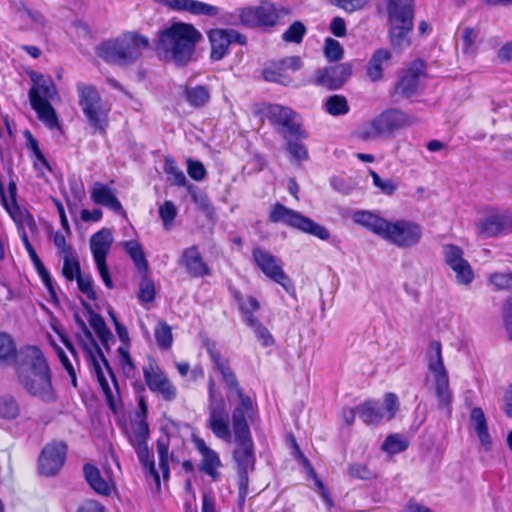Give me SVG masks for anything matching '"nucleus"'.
<instances>
[{
  "label": "nucleus",
  "mask_w": 512,
  "mask_h": 512,
  "mask_svg": "<svg viewBox=\"0 0 512 512\" xmlns=\"http://www.w3.org/2000/svg\"><path fill=\"white\" fill-rule=\"evenodd\" d=\"M206 349L214 367L221 374L227 387L228 400L234 406L232 410V431L238 447L234 450L233 458L238 466L240 485L244 487L248 483V473L253 470L255 464L254 443L248 423L254 420L257 406L238 385L236 376L227 359L221 356L216 344L207 342Z\"/></svg>",
  "instance_id": "nucleus-1"
},
{
  "label": "nucleus",
  "mask_w": 512,
  "mask_h": 512,
  "mask_svg": "<svg viewBox=\"0 0 512 512\" xmlns=\"http://www.w3.org/2000/svg\"><path fill=\"white\" fill-rule=\"evenodd\" d=\"M15 371L18 383L30 396L47 403L55 400L51 371L38 347L26 346L19 350Z\"/></svg>",
  "instance_id": "nucleus-2"
},
{
  "label": "nucleus",
  "mask_w": 512,
  "mask_h": 512,
  "mask_svg": "<svg viewBox=\"0 0 512 512\" xmlns=\"http://www.w3.org/2000/svg\"><path fill=\"white\" fill-rule=\"evenodd\" d=\"M352 218L355 223L400 249L412 248L422 238L421 226L412 220L389 221L369 211H357Z\"/></svg>",
  "instance_id": "nucleus-3"
},
{
  "label": "nucleus",
  "mask_w": 512,
  "mask_h": 512,
  "mask_svg": "<svg viewBox=\"0 0 512 512\" xmlns=\"http://www.w3.org/2000/svg\"><path fill=\"white\" fill-rule=\"evenodd\" d=\"M75 321L83 334L79 339L85 358L98 381L107 405L116 412L120 402L118 382L85 322L78 315L75 316Z\"/></svg>",
  "instance_id": "nucleus-4"
},
{
  "label": "nucleus",
  "mask_w": 512,
  "mask_h": 512,
  "mask_svg": "<svg viewBox=\"0 0 512 512\" xmlns=\"http://www.w3.org/2000/svg\"><path fill=\"white\" fill-rule=\"evenodd\" d=\"M201 38V33L192 24L174 22L159 32L156 48L165 60L184 66L193 59Z\"/></svg>",
  "instance_id": "nucleus-5"
},
{
  "label": "nucleus",
  "mask_w": 512,
  "mask_h": 512,
  "mask_svg": "<svg viewBox=\"0 0 512 512\" xmlns=\"http://www.w3.org/2000/svg\"><path fill=\"white\" fill-rule=\"evenodd\" d=\"M149 39L135 31L104 41L96 47V54L106 63L128 66L137 62L144 50L149 48Z\"/></svg>",
  "instance_id": "nucleus-6"
},
{
  "label": "nucleus",
  "mask_w": 512,
  "mask_h": 512,
  "mask_svg": "<svg viewBox=\"0 0 512 512\" xmlns=\"http://www.w3.org/2000/svg\"><path fill=\"white\" fill-rule=\"evenodd\" d=\"M425 373L423 387L433 391L440 407L447 408L452 401L449 386V375L444 365L442 345L439 341H432L425 350Z\"/></svg>",
  "instance_id": "nucleus-7"
},
{
  "label": "nucleus",
  "mask_w": 512,
  "mask_h": 512,
  "mask_svg": "<svg viewBox=\"0 0 512 512\" xmlns=\"http://www.w3.org/2000/svg\"><path fill=\"white\" fill-rule=\"evenodd\" d=\"M30 78L32 86L28 97L31 107L37 113L38 119L49 129L59 128L58 117L50 103L58 94L53 80L37 72H32Z\"/></svg>",
  "instance_id": "nucleus-8"
},
{
  "label": "nucleus",
  "mask_w": 512,
  "mask_h": 512,
  "mask_svg": "<svg viewBox=\"0 0 512 512\" xmlns=\"http://www.w3.org/2000/svg\"><path fill=\"white\" fill-rule=\"evenodd\" d=\"M78 104L94 132L104 135L108 127L111 105L104 101L98 90L89 84L76 85Z\"/></svg>",
  "instance_id": "nucleus-9"
},
{
  "label": "nucleus",
  "mask_w": 512,
  "mask_h": 512,
  "mask_svg": "<svg viewBox=\"0 0 512 512\" xmlns=\"http://www.w3.org/2000/svg\"><path fill=\"white\" fill-rule=\"evenodd\" d=\"M476 235L481 239L500 238L512 233V210L487 206L474 223Z\"/></svg>",
  "instance_id": "nucleus-10"
},
{
  "label": "nucleus",
  "mask_w": 512,
  "mask_h": 512,
  "mask_svg": "<svg viewBox=\"0 0 512 512\" xmlns=\"http://www.w3.org/2000/svg\"><path fill=\"white\" fill-rule=\"evenodd\" d=\"M269 220L273 223H282L324 241L330 238V232L327 228L281 203L273 205L269 213Z\"/></svg>",
  "instance_id": "nucleus-11"
},
{
  "label": "nucleus",
  "mask_w": 512,
  "mask_h": 512,
  "mask_svg": "<svg viewBox=\"0 0 512 512\" xmlns=\"http://www.w3.org/2000/svg\"><path fill=\"white\" fill-rule=\"evenodd\" d=\"M413 118L398 109H388L363 127L360 136L364 140L375 139L381 135L393 133L396 130L410 126Z\"/></svg>",
  "instance_id": "nucleus-12"
},
{
  "label": "nucleus",
  "mask_w": 512,
  "mask_h": 512,
  "mask_svg": "<svg viewBox=\"0 0 512 512\" xmlns=\"http://www.w3.org/2000/svg\"><path fill=\"white\" fill-rule=\"evenodd\" d=\"M265 115L270 123L277 127L284 139L295 137L305 139L306 131L302 128L300 116L291 108L280 104H270L265 109Z\"/></svg>",
  "instance_id": "nucleus-13"
},
{
  "label": "nucleus",
  "mask_w": 512,
  "mask_h": 512,
  "mask_svg": "<svg viewBox=\"0 0 512 512\" xmlns=\"http://www.w3.org/2000/svg\"><path fill=\"white\" fill-rule=\"evenodd\" d=\"M252 258L261 272L273 282L279 284L290 295L295 293V287L290 277L283 269L282 260L268 250L255 247L252 250Z\"/></svg>",
  "instance_id": "nucleus-14"
},
{
  "label": "nucleus",
  "mask_w": 512,
  "mask_h": 512,
  "mask_svg": "<svg viewBox=\"0 0 512 512\" xmlns=\"http://www.w3.org/2000/svg\"><path fill=\"white\" fill-rule=\"evenodd\" d=\"M214 385L213 379L210 378L208 382L209 417L207 426L217 438L229 443L232 440L229 416L225 409V403L221 395L215 391Z\"/></svg>",
  "instance_id": "nucleus-15"
},
{
  "label": "nucleus",
  "mask_w": 512,
  "mask_h": 512,
  "mask_svg": "<svg viewBox=\"0 0 512 512\" xmlns=\"http://www.w3.org/2000/svg\"><path fill=\"white\" fill-rule=\"evenodd\" d=\"M399 407L398 397L394 393H387L384 405L376 400H367L357 406L359 418L367 425H377L381 421H390L396 415Z\"/></svg>",
  "instance_id": "nucleus-16"
},
{
  "label": "nucleus",
  "mask_w": 512,
  "mask_h": 512,
  "mask_svg": "<svg viewBox=\"0 0 512 512\" xmlns=\"http://www.w3.org/2000/svg\"><path fill=\"white\" fill-rule=\"evenodd\" d=\"M113 234L110 229L102 228L90 238V249L96 263L97 270L102 281L108 289L113 288V281L110 277L106 264V257L113 243Z\"/></svg>",
  "instance_id": "nucleus-17"
},
{
  "label": "nucleus",
  "mask_w": 512,
  "mask_h": 512,
  "mask_svg": "<svg viewBox=\"0 0 512 512\" xmlns=\"http://www.w3.org/2000/svg\"><path fill=\"white\" fill-rule=\"evenodd\" d=\"M143 376L149 390L157 393L165 401H173L177 397V388L159 367L157 362L149 359L143 367Z\"/></svg>",
  "instance_id": "nucleus-18"
},
{
  "label": "nucleus",
  "mask_w": 512,
  "mask_h": 512,
  "mask_svg": "<svg viewBox=\"0 0 512 512\" xmlns=\"http://www.w3.org/2000/svg\"><path fill=\"white\" fill-rule=\"evenodd\" d=\"M211 43L210 57L213 61H219L228 53L232 43L245 45L246 37L233 29H213L208 33Z\"/></svg>",
  "instance_id": "nucleus-19"
},
{
  "label": "nucleus",
  "mask_w": 512,
  "mask_h": 512,
  "mask_svg": "<svg viewBox=\"0 0 512 512\" xmlns=\"http://www.w3.org/2000/svg\"><path fill=\"white\" fill-rule=\"evenodd\" d=\"M239 19L247 27H268L275 25L278 15L272 4L264 3L260 6L241 9Z\"/></svg>",
  "instance_id": "nucleus-20"
},
{
  "label": "nucleus",
  "mask_w": 512,
  "mask_h": 512,
  "mask_svg": "<svg viewBox=\"0 0 512 512\" xmlns=\"http://www.w3.org/2000/svg\"><path fill=\"white\" fill-rule=\"evenodd\" d=\"M67 447L63 442L46 445L39 456V472L45 476L58 473L64 464Z\"/></svg>",
  "instance_id": "nucleus-21"
},
{
  "label": "nucleus",
  "mask_w": 512,
  "mask_h": 512,
  "mask_svg": "<svg viewBox=\"0 0 512 512\" xmlns=\"http://www.w3.org/2000/svg\"><path fill=\"white\" fill-rule=\"evenodd\" d=\"M84 476L89 486L99 495L109 496L115 489L112 469L103 466L102 470L92 464L83 468Z\"/></svg>",
  "instance_id": "nucleus-22"
},
{
  "label": "nucleus",
  "mask_w": 512,
  "mask_h": 512,
  "mask_svg": "<svg viewBox=\"0 0 512 512\" xmlns=\"http://www.w3.org/2000/svg\"><path fill=\"white\" fill-rule=\"evenodd\" d=\"M352 73V67L349 63H342L316 71V84L326 87L330 90L340 88Z\"/></svg>",
  "instance_id": "nucleus-23"
},
{
  "label": "nucleus",
  "mask_w": 512,
  "mask_h": 512,
  "mask_svg": "<svg viewBox=\"0 0 512 512\" xmlns=\"http://www.w3.org/2000/svg\"><path fill=\"white\" fill-rule=\"evenodd\" d=\"M178 12H188L197 16L216 17L220 14L219 7L198 0H153Z\"/></svg>",
  "instance_id": "nucleus-24"
},
{
  "label": "nucleus",
  "mask_w": 512,
  "mask_h": 512,
  "mask_svg": "<svg viewBox=\"0 0 512 512\" xmlns=\"http://www.w3.org/2000/svg\"><path fill=\"white\" fill-rule=\"evenodd\" d=\"M193 443L196 450L202 457L200 470L208 475L212 480H219L220 472L218 469L222 466V463L218 453L208 447L206 442L200 437H193Z\"/></svg>",
  "instance_id": "nucleus-25"
},
{
  "label": "nucleus",
  "mask_w": 512,
  "mask_h": 512,
  "mask_svg": "<svg viewBox=\"0 0 512 512\" xmlns=\"http://www.w3.org/2000/svg\"><path fill=\"white\" fill-rule=\"evenodd\" d=\"M414 19L388 20L390 43L394 49L405 50L411 44L410 34Z\"/></svg>",
  "instance_id": "nucleus-26"
},
{
  "label": "nucleus",
  "mask_w": 512,
  "mask_h": 512,
  "mask_svg": "<svg viewBox=\"0 0 512 512\" xmlns=\"http://www.w3.org/2000/svg\"><path fill=\"white\" fill-rule=\"evenodd\" d=\"M90 197L97 205L104 206L116 214L123 213V207L116 196V191L107 184L95 182Z\"/></svg>",
  "instance_id": "nucleus-27"
},
{
  "label": "nucleus",
  "mask_w": 512,
  "mask_h": 512,
  "mask_svg": "<svg viewBox=\"0 0 512 512\" xmlns=\"http://www.w3.org/2000/svg\"><path fill=\"white\" fill-rule=\"evenodd\" d=\"M424 68L425 65L423 61H414L406 70L403 71V74L396 86L397 91L407 97L413 95L419 86L420 77L424 73Z\"/></svg>",
  "instance_id": "nucleus-28"
},
{
  "label": "nucleus",
  "mask_w": 512,
  "mask_h": 512,
  "mask_svg": "<svg viewBox=\"0 0 512 512\" xmlns=\"http://www.w3.org/2000/svg\"><path fill=\"white\" fill-rule=\"evenodd\" d=\"M180 264L185 267L187 273L192 277H204L210 275V269L204 262L196 245L183 250Z\"/></svg>",
  "instance_id": "nucleus-29"
},
{
  "label": "nucleus",
  "mask_w": 512,
  "mask_h": 512,
  "mask_svg": "<svg viewBox=\"0 0 512 512\" xmlns=\"http://www.w3.org/2000/svg\"><path fill=\"white\" fill-rule=\"evenodd\" d=\"M470 426L477 435L481 446L486 450L492 449V438L488 430L487 420L483 410L475 407L470 412Z\"/></svg>",
  "instance_id": "nucleus-30"
},
{
  "label": "nucleus",
  "mask_w": 512,
  "mask_h": 512,
  "mask_svg": "<svg viewBox=\"0 0 512 512\" xmlns=\"http://www.w3.org/2000/svg\"><path fill=\"white\" fill-rule=\"evenodd\" d=\"M391 59V52L387 49L376 50L368 62L366 73L373 82L382 78L385 65Z\"/></svg>",
  "instance_id": "nucleus-31"
},
{
  "label": "nucleus",
  "mask_w": 512,
  "mask_h": 512,
  "mask_svg": "<svg viewBox=\"0 0 512 512\" xmlns=\"http://www.w3.org/2000/svg\"><path fill=\"white\" fill-rule=\"evenodd\" d=\"M388 20L414 19V0H385Z\"/></svg>",
  "instance_id": "nucleus-32"
},
{
  "label": "nucleus",
  "mask_w": 512,
  "mask_h": 512,
  "mask_svg": "<svg viewBox=\"0 0 512 512\" xmlns=\"http://www.w3.org/2000/svg\"><path fill=\"white\" fill-rule=\"evenodd\" d=\"M21 407L18 399L11 394L0 396V419L12 421L19 417Z\"/></svg>",
  "instance_id": "nucleus-33"
},
{
  "label": "nucleus",
  "mask_w": 512,
  "mask_h": 512,
  "mask_svg": "<svg viewBox=\"0 0 512 512\" xmlns=\"http://www.w3.org/2000/svg\"><path fill=\"white\" fill-rule=\"evenodd\" d=\"M239 310L243 317V322L248 325L255 323L258 320L255 317L256 313L260 309L259 301L253 296H241L238 297Z\"/></svg>",
  "instance_id": "nucleus-34"
},
{
  "label": "nucleus",
  "mask_w": 512,
  "mask_h": 512,
  "mask_svg": "<svg viewBox=\"0 0 512 512\" xmlns=\"http://www.w3.org/2000/svg\"><path fill=\"white\" fill-rule=\"evenodd\" d=\"M84 306L89 312V324L97 334L98 338L103 345H107L109 339L112 338V334L106 326L104 319L97 313H95L86 303Z\"/></svg>",
  "instance_id": "nucleus-35"
},
{
  "label": "nucleus",
  "mask_w": 512,
  "mask_h": 512,
  "mask_svg": "<svg viewBox=\"0 0 512 512\" xmlns=\"http://www.w3.org/2000/svg\"><path fill=\"white\" fill-rule=\"evenodd\" d=\"M124 249L139 271L146 272L148 270V262L139 242L134 240L126 241Z\"/></svg>",
  "instance_id": "nucleus-36"
},
{
  "label": "nucleus",
  "mask_w": 512,
  "mask_h": 512,
  "mask_svg": "<svg viewBox=\"0 0 512 512\" xmlns=\"http://www.w3.org/2000/svg\"><path fill=\"white\" fill-rule=\"evenodd\" d=\"M16 351L13 339L5 333H0V362L4 365L14 363L16 367Z\"/></svg>",
  "instance_id": "nucleus-37"
},
{
  "label": "nucleus",
  "mask_w": 512,
  "mask_h": 512,
  "mask_svg": "<svg viewBox=\"0 0 512 512\" xmlns=\"http://www.w3.org/2000/svg\"><path fill=\"white\" fill-rule=\"evenodd\" d=\"M185 96L191 106L198 108L204 106L209 101L210 92L206 86L198 85L186 88Z\"/></svg>",
  "instance_id": "nucleus-38"
},
{
  "label": "nucleus",
  "mask_w": 512,
  "mask_h": 512,
  "mask_svg": "<svg viewBox=\"0 0 512 512\" xmlns=\"http://www.w3.org/2000/svg\"><path fill=\"white\" fill-rule=\"evenodd\" d=\"M140 463L148 469L149 474L153 476L157 485L160 484L159 473L156 470L155 463L151 459L147 443L133 444Z\"/></svg>",
  "instance_id": "nucleus-39"
},
{
  "label": "nucleus",
  "mask_w": 512,
  "mask_h": 512,
  "mask_svg": "<svg viewBox=\"0 0 512 512\" xmlns=\"http://www.w3.org/2000/svg\"><path fill=\"white\" fill-rule=\"evenodd\" d=\"M171 438L168 434L161 436L157 440V453L159 457V467L162 471L163 477L169 475V445Z\"/></svg>",
  "instance_id": "nucleus-40"
},
{
  "label": "nucleus",
  "mask_w": 512,
  "mask_h": 512,
  "mask_svg": "<svg viewBox=\"0 0 512 512\" xmlns=\"http://www.w3.org/2000/svg\"><path fill=\"white\" fill-rule=\"evenodd\" d=\"M325 109L332 116L346 115L349 112V106L346 98L341 95L329 96L325 101Z\"/></svg>",
  "instance_id": "nucleus-41"
},
{
  "label": "nucleus",
  "mask_w": 512,
  "mask_h": 512,
  "mask_svg": "<svg viewBox=\"0 0 512 512\" xmlns=\"http://www.w3.org/2000/svg\"><path fill=\"white\" fill-rule=\"evenodd\" d=\"M9 213L16 223L18 230H23L25 227H27L30 229V231H33L36 228V222L27 210L15 206L9 210Z\"/></svg>",
  "instance_id": "nucleus-42"
},
{
  "label": "nucleus",
  "mask_w": 512,
  "mask_h": 512,
  "mask_svg": "<svg viewBox=\"0 0 512 512\" xmlns=\"http://www.w3.org/2000/svg\"><path fill=\"white\" fill-rule=\"evenodd\" d=\"M155 340L158 347L162 350H168L173 342L171 327L164 321H159L155 331Z\"/></svg>",
  "instance_id": "nucleus-43"
},
{
  "label": "nucleus",
  "mask_w": 512,
  "mask_h": 512,
  "mask_svg": "<svg viewBox=\"0 0 512 512\" xmlns=\"http://www.w3.org/2000/svg\"><path fill=\"white\" fill-rule=\"evenodd\" d=\"M450 269L455 273L456 281L460 285H468L474 279V272L467 260L456 263Z\"/></svg>",
  "instance_id": "nucleus-44"
},
{
  "label": "nucleus",
  "mask_w": 512,
  "mask_h": 512,
  "mask_svg": "<svg viewBox=\"0 0 512 512\" xmlns=\"http://www.w3.org/2000/svg\"><path fill=\"white\" fill-rule=\"evenodd\" d=\"M286 140V150L290 154L291 158L297 162L306 161L308 159V150L306 146L300 142L301 139L295 137H289Z\"/></svg>",
  "instance_id": "nucleus-45"
},
{
  "label": "nucleus",
  "mask_w": 512,
  "mask_h": 512,
  "mask_svg": "<svg viewBox=\"0 0 512 512\" xmlns=\"http://www.w3.org/2000/svg\"><path fill=\"white\" fill-rule=\"evenodd\" d=\"M164 172L168 175V179L176 186H184L187 183L185 174L171 158L165 160Z\"/></svg>",
  "instance_id": "nucleus-46"
},
{
  "label": "nucleus",
  "mask_w": 512,
  "mask_h": 512,
  "mask_svg": "<svg viewBox=\"0 0 512 512\" xmlns=\"http://www.w3.org/2000/svg\"><path fill=\"white\" fill-rule=\"evenodd\" d=\"M21 20L30 21L36 28H44L46 26V17L37 10H33L24 4L18 9Z\"/></svg>",
  "instance_id": "nucleus-47"
},
{
  "label": "nucleus",
  "mask_w": 512,
  "mask_h": 512,
  "mask_svg": "<svg viewBox=\"0 0 512 512\" xmlns=\"http://www.w3.org/2000/svg\"><path fill=\"white\" fill-rule=\"evenodd\" d=\"M37 273L39 274L40 278L42 279L44 285L46 286V288L48 289V291L51 293V294H54V291H53V285H52V280H51V277L49 275V272L47 271V269L45 268L44 264L42 263V261L40 260V258L38 257L35 249L33 250H30L27 252Z\"/></svg>",
  "instance_id": "nucleus-48"
},
{
  "label": "nucleus",
  "mask_w": 512,
  "mask_h": 512,
  "mask_svg": "<svg viewBox=\"0 0 512 512\" xmlns=\"http://www.w3.org/2000/svg\"><path fill=\"white\" fill-rule=\"evenodd\" d=\"M63 267L62 274L67 280L76 279L80 273V265L73 253H69L62 256Z\"/></svg>",
  "instance_id": "nucleus-49"
},
{
  "label": "nucleus",
  "mask_w": 512,
  "mask_h": 512,
  "mask_svg": "<svg viewBox=\"0 0 512 512\" xmlns=\"http://www.w3.org/2000/svg\"><path fill=\"white\" fill-rule=\"evenodd\" d=\"M149 427L145 419H140L132 424L131 444L147 443Z\"/></svg>",
  "instance_id": "nucleus-50"
},
{
  "label": "nucleus",
  "mask_w": 512,
  "mask_h": 512,
  "mask_svg": "<svg viewBox=\"0 0 512 512\" xmlns=\"http://www.w3.org/2000/svg\"><path fill=\"white\" fill-rule=\"evenodd\" d=\"M176 216L177 208L172 201L167 200L159 207V217L162 220L163 227L166 230L170 229Z\"/></svg>",
  "instance_id": "nucleus-51"
},
{
  "label": "nucleus",
  "mask_w": 512,
  "mask_h": 512,
  "mask_svg": "<svg viewBox=\"0 0 512 512\" xmlns=\"http://www.w3.org/2000/svg\"><path fill=\"white\" fill-rule=\"evenodd\" d=\"M324 54L330 62H335L343 58L344 50L337 40L327 38L324 44Z\"/></svg>",
  "instance_id": "nucleus-52"
},
{
  "label": "nucleus",
  "mask_w": 512,
  "mask_h": 512,
  "mask_svg": "<svg viewBox=\"0 0 512 512\" xmlns=\"http://www.w3.org/2000/svg\"><path fill=\"white\" fill-rule=\"evenodd\" d=\"M306 28L303 23L295 21L283 33L282 39L286 42L300 43L305 35Z\"/></svg>",
  "instance_id": "nucleus-53"
},
{
  "label": "nucleus",
  "mask_w": 512,
  "mask_h": 512,
  "mask_svg": "<svg viewBox=\"0 0 512 512\" xmlns=\"http://www.w3.org/2000/svg\"><path fill=\"white\" fill-rule=\"evenodd\" d=\"M463 254V250L456 245L447 244L443 247L444 259L449 267L464 261Z\"/></svg>",
  "instance_id": "nucleus-54"
},
{
  "label": "nucleus",
  "mask_w": 512,
  "mask_h": 512,
  "mask_svg": "<svg viewBox=\"0 0 512 512\" xmlns=\"http://www.w3.org/2000/svg\"><path fill=\"white\" fill-rule=\"evenodd\" d=\"M373 184L385 195L391 196L397 190V184L391 179H382L375 171L370 170Z\"/></svg>",
  "instance_id": "nucleus-55"
},
{
  "label": "nucleus",
  "mask_w": 512,
  "mask_h": 512,
  "mask_svg": "<svg viewBox=\"0 0 512 512\" xmlns=\"http://www.w3.org/2000/svg\"><path fill=\"white\" fill-rule=\"evenodd\" d=\"M406 443L399 435H389L382 444V449L389 454H397L405 450Z\"/></svg>",
  "instance_id": "nucleus-56"
},
{
  "label": "nucleus",
  "mask_w": 512,
  "mask_h": 512,
  "mask_svg": "<svg viewBox=\"0 0 512 512\" xmlns=\"http://www.w3.org/2000/svg\"><path fill=\"white\" fill-rule=\"evenodd\" d=\"M247 326L253 329L256 337L261 341L263 346L269 347L274 344L273 336L259 320L255 321V323H250Z\"/></svg>",
  "instance_id": "nucleus-57"
},
{
  "label": "nucleus",
  "mask_w": 512,
  "mask_h": 512,
  "mask_svg": "<svg viewBox=\"0 0 512 512\" xmlns=\"http://www.w3.org/2000/svg\"><path fill=\"white\" fill-rule=\"evenodd\" d=\"M78 289L85 294L89 300L95 301L97 298L93 286V279L89 275L79 274L76 278Z\"/></svg>",
  "instance_id": "nucleus-58"
},
{
  "label": "nucleus",
  "mask_w": 512,
  "mask_h": 512,
  "mask_svg": "<svg viewBox=\"0 0 512 512\" xmlns=\"http://www.w3.org/2000/svg\"><path fill=\"white\" fill-rule=\"evenodd\" d=\"M138 298L141 302H152L155 298V288L153 281L147 277H143L139 286Z\"/></svg>",
  "instance_id": "nucleus-59"
},
{
  "label": "nucleus",
  "mask_w": 512,
  "mask_h": 512,
  "mask_svg": "<svg viewBox=\"0 0 512 512\" xmlns=\"http://www.w3.org/2000/svg\"><path fill=\"white\" fill-rule=\"evenodd\" d=\"M490 283L499 290L512 287V272H498L490 276Z\"/></svg>",
  "instance_id": "nucleus-60"
},
{
  "label": "nucleus",
  "mask_w": 512,
  "mask_h": 512,
  "mask_svg": "<svg viewBox=\"0 0 512 512\" xmlns=\"http://www.w3.org/2000/svg\"><path fill=\"white\" fill-rule=\"evenodd\" d=\"M371 0H331V3L348 13L363 9Z\"/></svg>",
  "instance_id": "nucleus-61"
},
{
  "label": "nucleus",
  "mask_w": 512,
  "mask_h": 512,
  "mask_svg": "<svg viewBox=\"0 0 512 512\" xmlns=\"http://www.w3.org/2000/svg\"><path fill=\"white\" fill-rule=\"evenodd\" d=\"M348 473L352 478L360 480H370L375 477L373 471H371L366 465L363 464H352L348 468Z\"/></svg>",
  "instance_id": "nucleus-62"
},
{
  "label": "nucleus",
  "mask_w": 512,
  "mask_h": 512,
  "mask_svg": "<svg viewBox=\"0 0 512 512\" xmlns=\"http://www.w3.org/2000/svg\"><path fill=\"white\" fill-rule=\"evenodd\" d=\"M478 33L471 27H465L462 32L463 52L466 54L474 51V43Z\"/></svg>",
  "instance_id": "nucleus-63"
},
{
  "label": "nucleus",
  "mask_w": 512,
  "mask_h": 512,
  "mask_svg": "<svg viewBox=\"0 0 512 512\" xmlns=\"http://www.w3.org/2000/svg\"><path fill=\"white\" fill-rule=\"evenodd\" d=\"M187 172L189 176L196 181H201L206 176L204 165L200 161L191 159L187 161Z\"/></svg>",
  "instance_id": "nucleus-64"
}]
</instances>
